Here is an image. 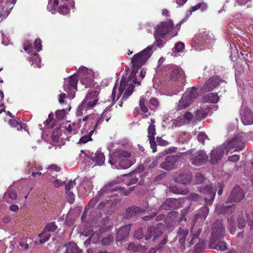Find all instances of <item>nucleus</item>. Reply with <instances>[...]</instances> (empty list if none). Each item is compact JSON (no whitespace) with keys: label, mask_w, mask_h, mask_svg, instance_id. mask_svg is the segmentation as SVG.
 Instances as JSON below:
<instances>
[{"label":"nucleus","mask_w":253,"mask_h":253,"mask_svg":"<svg viewBox=\"0 0 253 253\" xmlns=\"http://www.w3.org/2000/svg\"><path fill=\"white\" fill-rule=\"evenodd\" d=\"M204 194L208 195L207 197L205 198V204L198 211V212L195 215L193 218V224L191 228V235L192 238L190 241V244L192 245L196 242V240L199 238V237L202 231L201 223L203 224L205 221L209 212V209L207 205H211L214 199L216 194V189H213L211 186L207 185L202 188L200 190Z\"/></svg>","instance_id":"1"},{"label":"nucleus","mask_w":253,"mask_h":253,"mask_svg":"<svg viewBox=\"0 0 253 253\" xmlns=\"http://www.w3.org/2000/svg\"><path fill=\"white\" fill-rule=\"evenodd\" d=\"M225 230L223 227V220L221 219L216 220L212 226L211 236L209 246L211 249L221 251L226 250V244L221 240L224 236Z\"/></svg>","instance_id":"2"},{"label":"nucleus","mask_w":253,"mask_h":253,"mask_svg":"<svg viewBox=\"0 0 253 253\" xmlns=\"http://www.w3.org/2000/svg\"><path fill=\"white\" fill-rule=\"evenodd\" d=\"M122 181L121 177H117L116 179L108 183V185L105 187L104 189H102L99 191L98 194L89 201L88 203V208H93L95 206L100 198L104 194L105 191H106L107 193L110 192H118L121 195H128L129 192L132 190L133 187L130 188L129 190H125L122 187L118 186H114L115 185L120 183Z\"/></svg>","instance_id":"3"},{"label":"nucleus","mask_w":253,"mask_h":253,"mask_svg":"<svg viewBox=\"0 0 253 253\" xmlns=\"http://www.w3.org/2000/svg\"><path fill=\"white\" fill-rule=\"evenodd\" d=\"M132 82V83L128 80H126L124 77H122L119 87V93L114 103H117V105L121 107H123V102L126 101L133 92L135 85L140 84V82L137 81L136 79H135Z\"/></svg>","instance_id":"4"},{"label":"nucleus","mask_w":253,"mask_h":253,"mask_svg":"<svg viewBox=\"0 0 253 253\" xmlns=\"http://www.w3.org/2000/svg\"><path fill=\"white\" fill-rule=\"evenodd\" d=\"M131 156V153L129 151L118 149L110 155L108 162L117 169H126L132 165V161L128 159Z\"/></svg>","instance_id":"5"},{"label":"nucleus","mask_w":253,"mask_h":253,"mask_svg":"<svg viewBox=\"0 0 253 253\" xmlns=\"http://www.w3.org/2000/svg\"><path fill=\"white\" fill-rule=\"evenodd\" d=\"M153 46H148L141 51L135 54L131 59L132 70L128 80L130 81L136 79L135 75L138 70L148 60L152 54Z\"/></svg>","instance_id":"6"},{"label":"nucleus","mask_w":253,"mask_h":253,"mask_svg":"<svg viewBox=\"0 0 253 253\" xmlns=\"http://www.w3.org/2000/svg\"><path fill=\"white\" fill-rule=\"evenodd\" d=\"M99 92L97 91H90L88 92L81 104L79 106L76 112L77 116H81L84 111L92 109L97 104L99 99L98 96Z\"/></svg>","instance_id":"7"},{"label":"nucleus","mask_w":253,"mask_h":253,"mask_svg":"<svg viewBox=\"0 0 253 253\" xmlns=\"http://www.w3.org/2000/svg\"><path fill=\"white\" fill-rule=\"evenodd\" d=\"M177 26L178 25L174 27V23L171 19H168L167 20L161 22L156 26L155 33L157 36H161L162 37H165L167 35L174 37L177 35L178 30L180 28L179 27L178 29H176Z\"/></svg>","instance_id":"8"},{"label":"nucleus","mask_w":253,"mask_h":253,"mask_svg":"<svg viewBox=\"0 0 253 253\" xmlns=\"http://www.w3.org/2000/svg\"><path fill=\"white\" fill-rule=\"evenodd\" d=\"M99 122H100V121L98 120L95 126H91V127H90V125L88 123H86L84 126L81 129L82 134L83 136L80 138L79 143L84 144L92 140L91 135L95 130L98 129Z\"/></svg>","instance_id":"9"},{"label":"nucleus","mask_w":253,"mask_h":253,"mask_svg":"<svg viewBox=\"0 0 253 253\" xmlns=\"http://www.w3.org/2000/svg\"><path fill=\"white\" fill-rule=\"evenodd\" d=\"M78 80L76 76H71L64 84V89L68 94L70 98H73L77 90Z\"/></svg>","instance_id":"10"},{"label":"nucleus","mask_w":253,"mask_h":253,"mask_svg":"<svg viewBox=\"0 0 253 253\" xmlns=\"http://www.w3.org/2000/svg\"><path fill=\"white\" fill-rule=\"evenodd\" d=\"M165 231V226L161 223L158 224L156 227L150 226L148 228L147 233L145 239L148 240L153 237L152 240L155 241L161 237Z\"/></svg>","instance_id":"11"},{"label":"nucleus","mask_w":253,"mask_h":253,"mask_svg":"<svg viewBox=\"0 0 253 253\" xmlns=\"http://www.w3.org/2000/svg\"><path fill=\"white\" fill-rule=\"evenodd\" d=\"M223 145L225 149L226 154H228L231 149H234V151H239L245 148V144L240 137H236Z\"/></svg>","instance_id":"12"},{"label":"nucleus","mask_w":253,"mask_h":253,"mask_svg":"<svg viewBox=\"0 0 253 253\" xmlns=\"http://www.w3.org/2000/svg\"><path fill=\"white\" fill-rule=\"evenodd\" d=\"M182 154L169 155L166 157L165 161L160 165V168L167 170H171L176 168V162L181 157Z\"/></svg>","instance_id":"13"},{"label":"nucleus","mask_w":253,"mask_h":253,"mask_svg":"<svg viewBox=\"0 0 253 253\" xmlns=\"http://www.w3.org/2000/svg\"><path fill=\"white\" fill-rule=\"evenodd\" d=\"M245 197L244 191L239 186H235L231 192L226 203H238Z\"/></svg>","instance_id":"14"},{"label":"nucleus","mask_w":253,"mask_h":253,"mask_svg":"<svg viewBox=\"0 0 253 253\" xmlns=\"http://www.w3.org/2000/svg\"><path fill=\"white\" fill-rule=\"evenodd\" d=\"M208 156L203 150L196 152L192 155L191 161L192 165L199 166L207 162Z\"/></svg>","instance_id":"15"},{"label":"nucleus","mask_w":253,"mask_h":253,"mask_svg":"<svg viewBox=\"0 0 253 253\" xmlns=\"http://www.w3.org/2000/svg\"><path fill=\"white\" fill-rule=\"evenodd\" d=\"M225 152V149L223 144L212 150L211 153V163L212 164H217L221 159Z\"/></svg>","instance_id":"16"},{"label":"nucleus","mask_w":253,"mask_h":253,"mask_svg":"<svg viewBox=\"0 0 253 253\" xmlns=\"http://www.w3.org/2000/svg\"><path fill=\"white\" fill-rule=\"evenodd\" d=\"M170 79L172 82L178 81L183 84L185 81V76L181 68H173L170 75Z\"/></svg>","instance_id":"17"},{"label":"nucleus","mask_w":253,"mask_h":253,"mask_svg":"<svg viewBox=\"0 0 253 253\" xmlns=\"http://www.w3.org/2000/svg\"><path fill=\"white\" fill-rule=\"evenodd\" d=\"M221 82H223L219 77L213 76L211 77L204 85V89L210 91L217 87Z\"/></svg>","instance_id":"18"},{"label":"nucleus","mask_w":253,"mask_h":253,"mask_svg":"<svg viewBox=\"0 0 253 253\" xmlns=\"http://www.w3.org/2000/svg\"><path fill=\"white\" fill-rule=\"evenodd\" d=\"M88 119H90L91 125L88 124L90 125V127H91V126H95L97 122H98V120H99V121H100V122H99V124H98V129H99L100 126L102 124V123L105 120V116L104 115H100L98 114H89L86 116L83 119V121H86Z\"/></svg>","instance_id":"19"},{"label":"nucleus","mask_w":253,"mask_h":253,"mask_svg":"<svg viewBox=\"0 0 253 253\" xmlns=\"http://www.w3.org/2000/svg\"><path fill=\"white\" fill-rule=\"evenodd\" d=\"M131 226V224H129L120 228L117 232L116 241L120 242L125 240L129 235Z\"/></svg>","instance_id":"20"},{"label":"nucleus","mask_w":253,"mask_h":253,"mask_svg":"<svg viewBox=\"0 0 253 253\" xmlns=\"http://www.w3.org/2000/svg\"><path fill=\"white\" fill-rule=\"evenodd\" d=\"M145 209L140 207L132 206L128 207L126 211V217L129 219L137 216V214L141 213L145 211Z\"/></svg>","instance_id":"21"},{"label":"nucleus","mask_w":253,"mask_h":253,"mask_svg":"<svg viewBox=\"0 0 253 253\" xmlns=\"http://www.w3.org/2000/svg\"><path fill=\"white\" fill-rule=\"evenodd\" d=\"M242 121L244 125H250L253 124V113L250 109H247L242 117Z\"/></svg>","instance_id":"22"},{"label":"nucleus","mask_w":253,"mask_h":253,"mask_svg":"<svg viewBox=\"0 0 253 253\" xmlns=\"http://www.w3.org/2000/svg\"><path fill=\"white\" fill-rule=\"evenodd\" d=\"M177 200L175 199L169 198L167 199L160 207V208L165 210L175 209L176 204Z\"/></svg>","instance_id":"23"},{"label":"nucleus","mask_w":253,"mask_h":253,"mask_svg":"<svg viewBox=\"0 0 253 253\" xmlns=\"http://www.w3.org/2000/svg\"><path fill=\"white\" fill-rule=\"evenodd\" d=\"M219 99L217 92H211L205 95L203 97L204 101L207 103H217Z\"/></svg>","instance_id":"24"},{"label":"nucleus","mask_w":253,"mask_h":253,"mask_svg":"<svg viewBox=\"0 0 253 253\" xmlns=\"http://www.w3.org/2000/svg\"><path fill=\"white\" fill-rule=\"evenodd\" d=\"M9 124L11 126L17 127V129L18 130L23 129L27 132L28 134H30L28 128H27V126L26 124H21L18 121H16L15 119L10 120L9 121Z\"/></svg>","instance_id":"25"},{"label":"nucleus","mask_w":253,"mask_h":253,"mask_svg":"<svg viewBox=\"0 0 253 253\" xmlns=\"http://www.w3.org/2000/svg\"><path fill=\"white\" fill-rule=\"evenodd\" d=\"M198 89L195 87H193L192 88H189L187 90V91L183 94V99H184L185 96L188 97L191 99L192 101L197 98L198 96Z\"/></svg>","instance_id":"26"},{"label":"nucleus","mask_w":253,"mask_h":253,"mask_svg":"<svg viewBox=\"0 0 253 253\" xmlns=\"http://www.w3.org/2000/svg\"><path fill=\"white\" fill-rule=\"evenodd\" d=\"M193 102V101L191 100V99L187 96H185L184 99H183L182 96L177 106V110H180L185 108L189 106Z\"/></svg>","instance_id":"27"},{"label":"nucleus","mask_w":253,"mask_h":253,"mask_svg":"<svg viewBox=\"0 0 253 253\" xmlns=\"http://www.w3.org/2000/svg\"><path fill=\"white\" fill-rule=\"evenodd\" d=\"M176 181L182 184H189L191 180V177L190 174L186 173H181L179 174L176 178Z\"/></svg>","instance_id":"28"},{"label":"nucleus","mask_w":253,"mask_h":253,"mask_svg":"<svg viewBox=\"0 0 253 253\" xmlns=\"http://www.w3.org/2000/svg\"><path fill=\"white\" fill-rule=\"evenodd\" d=\"M91 160L95 162L98 165L101 166L105 161V156L104 154L101 151H97L94 156L91 158Z\"/></svg>","instance_id":"29"},{"label":"nucleus","mask_w":253,"mask_h":253,"mask_svg":"<svg viewBox=\"0 0 253 253\" xmlns=\"http://www.w3.org/2000/svg\"><path fill=\"white\" fill-rule=\"evenodd\" d=\"M100 236L98 233L96 231L93 232L91 236L84 242V245L88 247L90 245L91 243L96 244L99 241Z\"/></svg>","instance_id":"30"},{"label":"nucleus","mask_w":253,"mask_h":253,"mask_svg":"<svg viewBox=\"0 0 253 253\" xmlns=\"http://www.w3.org/2000/svg\"><path fill=\"white\" fill-rule=\"evenodd\" d=\"M58 228L57 225L55 222H50L47 223L44 227L43 231L40 233V236H42L45 232H53Z\"/></svg>","instance_id":"31"},{"label":"nucleus","mask_w":253,"mask_h":253,"mask_svg":"<svg viewBox=\"0 0 253 253\" xmlns=\"http://www.w3.org/2000/svg\"><path fill=\"white\" fill-rule=\"evenodd\" d=\"M81 252V250L75 243H69L67 244L65 253H80Z\"/></svg>","instance_id":"32"},{"label":"nucleus","mask_w":253,"mask_h":253,"mask_svg":"<svg viewBox=\"0 0 253 253\" xmlns=\"http://www.w3.org/2000/svg\"><path fill=\"white\" fill-rule=\"evenodd\" d=\"M81 82L83 84L85 85V87L87 86H91L93 84V80L92 75L84 74L82 78Z\"/></svg>","instance_id":"33"},{"label":"nucleus","mask_w":253,"mask_h":253,"mask_svg":"<svg viewBox=\"0 0 253 253\" xmlns=\"http://www.w3.org/2000/svg\"><path fill=\"white\" fill-rule=\"evenodd\" d=\"M79 128V124L72 123L68 124L66 126L65 128L69 134L73 135L76 134Z\"/></svg>","instance_id":"34"},{"label":"nucleus","mask_w":253,"mask_h":253,"mask_svg":"<svg viewBox=\"0 0 253 253\" xmlns=\"http://www.w3.org/2000/svg\"><path fill=\"white\" fill-rule=\"evenodd\" d=\"M134 173H135L133 172L131 173L123 175V176H126L127 177V180L128 181L126 183V185L129 186L137 183L138 178L136 175H134Z\"/></svg>","instance_id":"35"},{"label":"nucleus","mask_w":253,"mask_h":253,"mask_svg":"<svg viewBox=\"0 0 253 253\" xmlns=\"http://www.w3.org/2000/svg\"><path fill=\"white\" fill-rule=\"evenodd\" d=\"M38 237L40 238V240L38 241L36 240L35 241V244H43L49 240L50 238L51 237V234L45 232L41 236H40V234H39L38 235Z\"/></svg>","instance_id":"36"},{"label":"nucleus","mask_w":253,"mask_h":253,"mask_svg":"<svg viewBox=\"0 0 253 253\" xmlns=\"http://www.w3.org/2000/svg\"><path fill=\"white\" fill-rule=\"evenodd\" d=\"M60 6L58 9V12L63 15L68 13L70 11V9L67 4V2H60Z\"/></svg>","instance_id":"37"},{"label":"nucleus","mask_w":253,"mask_h":253,"mask_svg":"<svg viewBox=\"0 0 253 253\" xmlns=\"http://www.w3.org/2000/svg\"><path fill=\"white\" fill-rule=\"evenodd\" d=\"M42 169V166L39 163L35 162L33 164V177H35L36 175H41L42 172L40 171Z\"/></svg>","instance_id":"38"},{"label":"nucleus","mask_w":253,"mask_h":253,"mask_svg":"<svg viewBox=\"0 0 253 253\" xmlns=\"http://www.w3.org/2000/svg\"><path fill=\"white\" fill-rule=\"evenodd\" d=\"M147 100L144 98L143 96H141L139 99V106L141 111L144 113L148 112V108L147 106Z\"/></svg>","instance_id":"39"},{"label":"nucleus","mask_w":253,"mask_h":253,"mask_svg":"<svg viewBox=\"0 0 253 253\" xmlns=\"http://www.w3.org/2000/svg\"><path fill=\"white\" fill-rule=\"evenodd\" d=\"M53 116L54 114L52 113L48 115V118L44 122L46 127H53L55 125V121L53 119Z\"/></svg>","instance_id":"40"},{"label":"nucleus","mask_w":253,"mask_h":253,"mask_svg":"<svg viewBox=\"0 0 253 253\" xmlns=\"http://www.w3.org/2000/svg\"><path fill=\"white\" fill-rule=\"evenodd\" d=\"M169 190L174 193L181 194L186 195L188 193L189 191L187 189L182 190L181 188H178L175 186L171 185L169 187Z\"/></svg>","instance_id":"41"},{"label":"nucleus","mask_w":253,"mask_h":253,"mask_svg":"<svg viewBox=\"0 0 253 253\" xmlns=\"http://www.w3.org/2000/svg\"><path fill=\"white\" fill-rule=\"evenodd\" d=\"M206 247L205 241H199V242L195 245V251L197 253H201L205 249Z\"/></svg>","instance_id":"42"},{"label":"nucleus","mask_w":253,"mask_h":253,"mask_svg":"<svg viewBox=\"0 0 253 253\" xmlns=\"http://www.w3.org/2000/svg\"><path fill=\"white\" fill-rule=\"evenodd\" d=\"M154 121L151 120V123L149 125L147 129L148 137L155 136V135L156 134L155 126L154 125Z\"/></svg>","instance_id":"43"},{"label":"nucleus","mask_w":253,"mask_h":253,"mask_svg":"<svg viewBox=\"0 0 253 253\" xmlns=\"http://www.w3.org/2000/svg\"><path fill=\"white\" fill-rule=\"evenodd\" d=\"M63 2H67V0H49L47 7L55 9L56 7L59 3H63Z\"/></svg>","instance_id":"44"},{"label":"nucleus","mask_w":253,"mask_h":253,"mask_svg":"<svg viewBox=\"0 0 253 253\" xmlns=\"http://www.w3.org/2000/svg\"><path fill=\"white\" fill-rule=\"evenodd\" d=\"M154 37L155 38V41L153 43V47L156 46L159 47H162L164 45V42L162 39L164 37H161V36H157L156 33H155Z\"/></svg>","instance_id":"45"},{"label":"nucleus","mask_w":253,"mask_h":253,"mask_svg":"<svg viewBox=\"0 0 253 253\" xmlns=\"http://www.w3.org/2000/svg\"><path fill=\"white\" fill-rule=\"evenodd\" d=\"M35 64L38 68L41 67V59L38 53H33V65Z\"/></svg>","instance_id":"46"},{"label":"nucleus","mask_w":253,"mask_h":253,"mask_svg":"<svg viewBox=\"0 0 253 253\" xmlns=\"http://www.w3.org/2000/svg\"><path fill=\"white\" fill-rule=\"evenodd\" d=\"M188 234V231L187 229H182L179 233V236L181 237L179 240V242L180 243L185 242V238Z\"/></svg>","instance_id":"47"},{"label":"nucleus","mask_w":253,"mask_h":253,"mask_svg":"<svg viewBox=\"0 0 253 253\" xmlns=\"http://www.w3.org/2000/svg\"><path fill=\"white\" fill-rule=\"evenodd\" d=\"M114 240V237L112 235H109L104 237L101 240V243L103 245L107 246L110 245Z\"/></svg>","instance_id":"48"},{"label":"nucleus","mask_w":253,"mask_h":253,"mask_svg":"<svg viewBox=\"0 0 253 253\" xmlns=\"http://www.w3.org/2000/svg\"><path fill=\"white\" fill-rule=\"evenodd\" d=\"M42 42L39 38L35 39L33 46V48L36 49L37 51H40L42 50Z\"/></svg>","instance_id":"49"},{"label":"nucleus","mask_w":253,"mask_h":253,"mask_svg":"<svg viewBox=\"0 0 253 253\" xmlns=\"http://www.w3.org/2000/svg\"><path fill=\"white\" fill-rule=\"evenodd\" d=\"M23 49L24 51L29 54L32 52V46L29 41H25L23 43Z\"/></svg>","instance_id":"50"},{"label":"nucleus","mask_w":253,"mask_h":253,"mask_svg":"<svg viewBox=\"0 0 253 253\" xmlns=\"http://www.w3.org/2000/svg\"><path fill=\"white\" fill-rule=\"evenodd\" d=\"M55 114L57 120H62L64 119L65 116L66 111L64 109L61 110H58L56 111Z\"/></svg>","instance_id":"51"},{"label":"nucleus","mask_w":253,"mask_h":253,"mask_svg":"<svg viewBox=\"0 0 253 253\" xmlns=\"http://www.w3.org/2000/svg\"><path fill=\"white\" fill-rule=\"evenodd\" d=\"M8 194L9 197L12 200H15L17 198V193L15 190H12L10 188H9L6 192L5 193V195Z\"/></svg>","instance_id":"52"},{"label":"nucleus","mask_w":253,"mask_h":253,"mask_svg":"<svg viewBox=\"0 0 253 253\" xmlns=\"http://www.w3.org/2000/svg\"><path fill=\"white\" fill-rule=\"evenodd\" d=\"M195 181L197 184L203 183L205 180L204 175L201 173H197L195 175Z\"/></svg>","instance_id":"53"},{"label":"nucleus","mask_w":253,"mask_h":253,"mask_svg":"<svg viewBox=\"0 0 253 253\" xmlns=\"http://www.w3.org/2000/svg\"><path fill=\"white\" fill-rule=\"evenodd\" d=\"M144 237V235L141 228L137 229L134 233V237L138 240L142 239Z\"/></svg>","instance_id":"54"},{"label":"nucleus","mask_w":253,"mask_h":253,"mask_svg":"<svg viewBox=\"0 0 253 253\" xmlns=\"http://www.w3.org/2000/svg\"><path fill=\"white\" fill-rule=\"evenodd\" d=\"M208 138V136L204 132L200 133L197 136L198 140L202 144L205 143V140Z\"/></svg>","instance_id":"55"},{"label":"nucleus","mask_w":253,"mask_h":253,"mask_svg":"<svg viewBox=\"0 0 253 253\" xmlns=\"http://www.w3.org/2000/svg\"><path fill=\"white\" fill-rule=\"evenodd\" d=\"M248 225L250 228V230H253V212L251 215L247 216Z\"/></svg>","instance_id":"56"},{"label":"nucleus","mask_w":253,"mask_h":253,"mask_svg":"<svg viewBox=\"0 0 253 253\" xmlns=\"http://www.w3.org/2000/svg\"><path fill=\"white\" fill-rule=\"evenodd\" d=\"M112 228L111 226H103L101 227L98 231H96L97 233L99 234V236H100V238L101 237L100 234L104 233L106 231H108L110 230Z\"/></svg>","instance_id":"57"},{"label":"nucleus","mask_w":253,"mask_h":253,"mask_svg":"<svg viewBox=\"0 0 253 253\" xmlns=\"http://www.w3.org/2000/svg\"><path fill=\"white\" fill-rule=\"evenodd\" d=\"M237 221L239 228L242 229L245 227L246 222L245 220L242 217L239 216L238 217Z\"/></svg>","instance_id":"58"},{"label":"nucleus","mask_w":253,"mask_h":253,"mask_svg":"<svg viewBox=\"0 0 253 253\" xmlns=\"http://www.w3.org/2000/svg\"><path fill=\"white\" fill-rule=\"evenodd\" d=\"M76 185V181L75 180L72 181L70 180L68 182V183L65 186V190L66 193H68L69 191H70V190L71 188L73 187L74 186Z\"/></svg>","instance_id":"59"},{"label":"nucleus","mask_w":253,"mask_h":253,"mask_svg":"<svg viewBox=\"0 0 253 253\" xmlns=\"http://www.w3.org/2000/svg\"><path fill=\"white\" fill-rule=\"evenodd\" d=\"M174 51L176 52H181L184 48V44L182 42H177L174 46Z\"/></svg>","instance_id":"60"},{"label":"nucleus","mask_w":253,"mask_h":253,"mask_svg":"<svg viewBox=\"0 0 253 253\" xmlns=\"http://www.w3.org/2000/svg\"><path fill=\"white\" fill-rule=\"evenodd\" d=\"M149 142L151 145V148L153 149V152H156L155 148L156 147V142L155 141V136L148 137Z\"/></svg>","instance_id":"61"},{"label":"nucleus","mask_w":253,"mask_h":253,"mask_svg":"<svg viewBox=\"0 0 253 253\" xmlns=\"http://www.w3.org/2000/svg\"><path fill=\"white\" fill-rule=\"evenodd\" d=\"M157 214V212H153L152 214L149 215H146L141 217L142 219L144 221H149L152 220L154 217L156 216Z\"/></svg>","instance_id":"62"},{"label":"nucleus","mask_w":253,"mask_h":253,"mask_svg":"<svg viewBox=\"0 0 253 253\" xmlns=\"http://www.w3.org/2000/svg\"><path fill=\"white\" fill-rule=\"evenodd\" d=\"M234 205L232 206H226L224 207H223V214H225L226 212H228L229 211L232 212L234 211Z\"/></svg>","instance_id":"63"},{"label":"nucleus","mask_w":253,"mask_h":253,"mask_svg":"<svg viewBox=\"0 0 253 253\" xmlns=\"http://www.w3.org/2000/svg\"><path fill=\"white\" fill-rule=\"evenodd\" d=\"M127 249L129 251L137 252L138 251V247L134 243H130L128 245Z\"/></svg>","instance_id":"64"}]
</instances>
